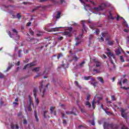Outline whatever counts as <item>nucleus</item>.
Segmentation results:
<instances>
[{
    "label": "nucleus",
    "mask_w": 129,
    "mask_h": 129,
    "mask_svg": "<svg viewBox=\"0 0 129 129\" xmlns=\"http://www.w3.org/2000/svg\"><path fill=\"white\" fill-rule=\"evenodd\" d=\"M110 4L107 2L104 3L102 4L98 8H94V11L95 12H99V11H102L104 8H106V7H110Z\"/></svg>",
    "instance_id": "obj_1"
},
{
    "label": "nucleus",
    "mask_w": 129,
    "mask_h": 129,
    "mask_svg": "<svg viewBox=\"0 0 129 129\" xmlns=\"http://www.w3.org/2000/svg\"><path fill=\"white\" fill-rule=\"evenodd\" d=\"M72 27H70V28H68V31H65L64 32L62 33V35L63 36H68L69 37H71L72 34L71 32L72 31Z\"/></svg>",
    "instance_id": "obj_2"
},
{
    "label": "nucleus",
    "mask_w": 129,
    "mask_h": 129,
    "mask_svg": "<svg viewBox=\"0 0 129 129\" xmlns=\"http://www.w3.org/2000/svg\"><path fill=\"white\" fill-rule=\"evenodd\" d=\"M62 27H56L53 28H50L49 29H47L46 28H44V29L47 32H59L60 31V29Z\"/></svg>",
    "instance_id": "obj_3"
},
{
    "label": "nucleus",
    "mask_w": 129,
    "mask_h": 129,
    "mask_svg": "<svg viewBox=\"0 0 129 129\" xmlns=\"http://www.w3.org/2000/svg\"><path fill=\"white\" fill-rule=\"evenodd\" d=\"M123 27H124V28H125V29H124V32H125V33H128L129 32V27H128V25H127V23H126V21H125V20H124V19H123Z\"/></svg>",
    "instance_id": "obj_4"
},
{
    "label": "nucleus",
    "mask_w": 129,
    "mask_h": 129,
    "mask_svg": "<svg viewBox=\"0 0 129 129\" xmlns=\"http://www.w3.org/2000/svg\"><path fill=\"white\" fill-rule=\"evenodd\" d=\"M101 35L103 38H106L105 41H108L110 38V35L107 32L102 33Z\"/></svg>",
    "instance_id": "obj_5"
},
{
    "label": "nucleus",
    "mask_w": 129,
    "mask_h": 129,
    "mask_svg": "<svg viewBox=\"0 0 129 129\" xmlns=\"http://www.w3.org/2000/svg\"><path fill=\"white\" fill-rule=\"evenodd\" d=\"M121 114L122 115V117H123V118H125L126 120H127V112H125V111L123 109H122L121 110Z\"/></svg>",
    "instance_id": "obj_6"
},
{
    "label": "nucleus",
    "mask_w": 129,
    "mask_h": 129,
    "mask_svg": "<svg viewBox=\"0 0 129 129\" xmlns=\"http://www.w3.org/2000/svg\"><path fill=\"white\" fill-rule=\"evenodd\" d=\"M36 65V62H34L29 64H27L26 66H25L23 69H27V68H30V67H33V66H35Z\"/></svg>",
    "instance_id": "obj_7"
},
{
    "label": "nucleus",
    "mask_w": 129,
    "mask_h": 129,
    "mask_svg": "<svg viewBox=\"0 0 129 129\" xmlns=\"http://www.w3.org/2000/svg\"><path fill=\"white\" fill-rule=\"evenodd\" d=\"M122 51V49L121 48V47H120L119 46L115 51L116 54L120 55V54H121Z\"/></svg>",
    "instance_id": "obj_8"
},
{
    "label": "nucleus",
    "mask_w": 129,
    "mask_h": 129,
    "mask_svg": "<svg viewBox=\"0 0 129 129\" xmlns=\"http://www.w3.org/2000/svg\"><path fill=\"white\" fill-rule=\"evenodd\" d=\"M107 55L109 57L110 60H111L112 57L113 59H115V56L114 54L110 52L107 53Z\"/></svg>",
    "instance_id": "obj_9"
},
{
    "label": "nucleus",
    "mask_w": 129,
    "mask_h": 129,
    "mask_svg": "<svg viewBox=\"0 0 129 129\" xmlns=\"http://www.w3.org/2000/svg\"><path fill=\"white\" fill-rule=\"evenodd\" d=\"M81 37H82V35H80L78 37L76 38V40H78V41L76 43V46H78V45H79V44L81 43V41H80V40H79V39H80Z\"/></svg>",
    "instance_id": "obj_10"
},
{
    "label": "nucleus",
    "mask_w": 129,
    "mask_h": 129,
    "mask_svg": "<svg viewBox=\"0 0 129 129\" xmlns=\"http://www.w3.org/2000/svg\"><path fill=\"white\" fill-rule=\"evenodd\" d=\"M97 79L101 82V83H104V81H103V79L101 77H97Z\"/></svg>",
    "instance_id": "obj_11"
},
{
    "label": "nucleus",
    "mask_w": 129,
    "mask_h": 129,
    "mask_svg": "<svg viewBox=\"0 0 129 129\" xmlns=\"http://www.w3.org/2000/svg\"><path fill=\"white\" fill-rule=\"evenodd\" d=\"M111 64L112 65V69L115 70V68H116V67L115 66V64L113 62V61H112V59H110Z\"/></svg>",
    "instance_id": "obj_12"
},
{
    "label": "nucleus",
    "mask_w": 129,
    "mask_h": 129,
    "mask_svg": "<svg viewBox=\"0 0 129 129\" xmlns=\"http://www.w3.org/2000/svg\"><path fill=\"white\" fill-rule=\"evenodd\" d=\"M32 71H34L35 72H39V71H40V67L33 68L32 69Z\"/></svg>",
    "instance_id": "obj_13"
},
{
    "label": "nucleus",
    "mask_w": 129,
    "mask_h": 129,
    "mask_svg": "<svg viewBox=\"0 0 129 129\" xmlns=\"http://www.w3.org/2000/svg\"><path fill=\"white\" fill-rule=\"evenodd\" d=\"M84 64H85V61H83L82 62H81L79 66V68H82L83 66H84Z\"/></svg>",
    "instance_id": "obj_14"
},
{
    "label": "nucleus",
    "mask_w": 129,
    "mask_h": 129,
    "mask_svg": "<svg viewBox=\"0 0 129 129\" xmlns=\"http://www.w3.org/2000/svg\"><path fill=\"white\" fill-rule=\"evenodd\" d=\"M113 43H114V41H109L108 42V45H109V46H111L113 45Z\"/></svg>",
    "instance_id": "obj_15"
},
{
    "label": "nucleus",
    "mask_w": 129,
    "mask_h": 129,
    "mask_svg": "<svg viewBox=\"0 0 129 129\" xmlns=\"http://www.w3.org/2000/svg\"><path fill=\"white\" fill-rule=\"evenodd\" d=\"M110 126L112 129H117L116 125H110Z\"/></svg>",
    "instance_id": "obj_16"
},
{
    "label": "nucleus",
    "mask_w": 129,
    "mask_h": 129,
    "mask_svg": "<svg viewBox=\"0 0 129 129\" xmlns=\"http://www.w3.org/2000/svg\"><path fill=\"white\" fill-rule=\"evenodd\" d=\"M78 59H79V58H78L76 55H74L73 58V60H74V61H78Z\"/></svg>",
    "instance_id": "obj_17"
},
{
    "label": "nucleus",
    "mask_w": 129,
    "mask_h": 129,
    "mask_svg": "<svg viewBox=\"0 0 129 129\" xmlns=\"http://www.w3.org/2000/svg\"><path fill=\"white\" fill-rule=\"evenodd\" d=\"M95 65L96 67H100V62L98 61H96L95 62Z\"/></svg>",
    "instance_id": "obj_18"
},
{
    "label": "nucleus",
    "mask_w": 129,
    "mask_h": 129,
    "mask_svg": "<svg viewBox=\"0 0 129 129\" xmlns=\"http://www.w3.org/2000/svg\"><path fill=\"white\" fill-rule=\"evenodd\" d=\"M34 115L35 116L36 121H39V118H38V115H37V112H35Z\"/></svg>",
    "instance_id": "obj_19"
},
{
    "label": "nucleus",
    "mask_w": 129,
    "mask_h": 129,
    "mask_svg": "<svg viewBox=\"0 0 129 129\" xmlns=\"http://www.w3.org/2000/svg\"><path fill=\"white\" fill-rule=\"evenodd\" d=\"M29 99L30 104H32V105L34 106V104H33V102L32 101V98H31V97H29Z\"/></svg>",
    "instance_id": "obj_20"
},
{
    "label": "nucleus",
    "mask_w": 129,
    "mask_h": 129,
    "mask_svg": "<svg viewBox=\"0 0 129 129\" xmlns=\"http://www.w3.org/2000/svg\"><path fill=\"white\" fill-rule=\"evenodd\" d=\"M108 17L109 19H110L111 20H114V18L112 17V15H111V14L110 13L109 14Z\"/></svg>",
    "instance_id": "obj_21"
},
{
    "label": "nucleus",
    "mask_w": 129,
    "mask_h": 129,
    "mask_svg": "<svg viewBox=\"0 0 129 129\" xmlns=\"http://www.w3.org/2000/svg\"><path fill=\"white\" fill-rule=\"evenodd\" d=\"M91 78V76L84 77L85 80H89V79H90Z\"/></svg>",
    "instance_id": "obj_22"
},
{
    "label": "nucleus",
    "mask_w": 129,
    "mask_h": 129,
    "mask_svg": "<svg viewBox=\"0 0 129 129\" xmlns=\"http://www.w3.org/2000/svg\"><path fill=\"white\" fill-rule=\"evenodd\" d=\"M13 67V65H11V66H9L7 70L5 71V72H8V71H9V70H10V69H11V68H12Z\"/></svg>",
    "instance_id": "obj_23"
},
{
    "label": "nucleus",
    "mask_w": 129,
    "mask_h": 129,
    "mask_svg": "<svg viewBox=\"0 0 129 129\" xmlns=\"http://www.w3.org/2000/svg\"><path fill=\"white\" fill-rule=\"evenodd\" d=\"M37 93V89H34L33 90V94H34V96L35 97V98H36V94Z\"/></svg>",
    "instance_id": "obj_24"
},
{
    "label": "nucleus",
    "mask_w": 129,
    "mask_h": 129,
    "mask_svg": "<svg viewBox=\"0 0 129 129\" xmlns=\"http://www.w3.org/2000/svg\"><path fill=\"white\" fill-rule=\"evenodd\" d=\"M61 57H63V53H59L58 55H57V59H60V58H61Z\"/></svg>",
    "instance_id": "obj_25"
},
{
    "label": "nucleus",
    "mask_w": 129,
    "mask_h": 129,
    "mask_svg": "<svg viewBox=\"0 0 129 129\" xmlns=\"http://www.w3.org/2000/svg\"><path fill=\"white\" fill-rule=\"evenodd\" d=\"M75 83L76 86H78V87H79L80 89H81V87L80 86H79V83H78V82L75 81Z\"/></svg>",
    "instance_id": "obj_26"
},
{
    "label": "nucleus",
    "mask_w": 129,
    "mask_h": 129,
    "mask_svg": "<svg viewBox=\"0 0 129 129\" xmlns=\"http://www.w3.org/2000/svg\"><path fill=\"white\" fill-rule=\"evenodd\" d=\"M86 105L88 106V107H90L91 106V104H90V103L89 102V101H87L86 102Z\"/></svg>",
    "instance_id": "obj_27"
},
{
    "label": "nucleus",
    "mask_w": 129,
    "mask_h": 129,
    "mask_svg": "<svg viewBox=\"0 0 129 129\" xmlns=\"http://www.w3.org/2000/svg\"><path fill=\"white\" fill-rule=\"evenodd\" d=\"M38 33H39L38 34H37V36H42V35H43L44 32L38 31Z\"/></svg>",
    "instance_id": "obj_28"
},
{
    "label": "nucleus",
    "mask_w": 129,
    "mask_h": 129,
    "mask_svg": "<svg viewBox=\"0 0 129 129\" xmlns=\"http://www.w3.org/2000/svg\"><path fill=\"white\" fill-rule=\"evenodd\" d=\"M35 101L36 103V105H38L39 104V99H38V98H36V97L35 98Z\"/></svg>",
    "instance_id": "obj_29"
},
{
    "label": "nucleus",
    "mask_w": 129,
    "mask_h": 129,
    "mask_svg": "<svg viewBox=\"0 0 129 129\" xmlns=\"http://www.w3.org/2000/svg\"><path fill=\"white\" fill-rule=\"evenodd\" d=\"M123 19L122 17L117 15V21H119V20H122Z\"/></svg>",
    "instance_id": "obj_30"
},
{
    "label": "nucleus",
    "mask_w": 129,
    "mask_h": 129,
    "mask_svg": "<svg viewBox=\"0 0 129 129\" xmlns=\"http://www.w3.org/2000/svg\"><path fill=\"white\" fill-rule=\"evenodd\" d=\"M95 103V101L94 100H93L92 102V106L93 108H95V106H94Z\"/></svg>",
    "instance_id": "obj_31"
},
{
    "label": "nucleus",
    "mask_w": 129,
    "mask_h": 129,
    "mask_svg": "<svg viewBox=\"0 0 129 129\" xmlns=\"http://www.w3.org/2000/svg\"><path fill=\"white\" fill-rule=\"evenodd\" d=\"M120 60L121 62H124V59L123 58V57L122 56H120Z\"/></svg>",
    "instance_id": "obj_32"
},
{
    "label": "nucleus",
    "mask_w": 129,
    "mask_h": 129,
    "mask_svg": "<svg viewBox=\"0 0 129 129\" xmlns=\"http://www.w3.org/2000/svg\"><path fill=\"white\" fill-rule=\"evenodd\" d=\"M54 107H50L49 109L50 110V113H53V110H54Z\"/></svg>",
    "instance_id": "obj_33"
},
{
    "label": "nucleus",
    "mask_w": 129,
    "mask_h": 129,
    "mask_svg": "<svg viewBox=\"0 0 129 129\" xmlns=\"http://www.w3.org/2000/svg\"><path fill=\"white\" fill-rule=\"evenodd\" d=\"M12 31L13 33H15L16 35H18V31H17V30H16L15 29H13Z\"/></svg>",
    "instance_id": "obj_34"
},
{
    "label": "nucleus",
    "mask_w": 129,
    "mask_h": 129,
    "mask_svg": "<svg viewBox=\"0 0 129 129\" xmlns=\"http://www.w3.org/2000/svg\"><path fill=\"white\" fill-rule=\"evenodd\" d=\"M40 76H42V74H37V75L34 76V78H38V77H40Z\"/></svg>",
    "instance_id": "obj_35"
},
{
    "label": "nucleus",
    "mask_w": 129,
    "mask_h": 129,
    "mask_svg": "<svg viewBox=\"0 0 129 129\" xmlns=\"http://www.w3.org/2000/svg\"><path fill=\"white\" fill-rule=\"evenodd\" d=\"M56 19H60V13L59 12L57 13V14L56 16Z\"/></svg>",
    "instance_id": "obj_36"
},
{
    "label": "nucleus",
    "mask_w": 129,
    "mask_h": 129,
    "mask_svg": "<svg viewBox=\"0 0 129 129\" xmlns=\"http://www.w3.org/2000/svg\"><path fill=\"white\" fill-rule=\"evenodd\" d=\"M17 18H18V19H21V18H22V16H21V15L20 14L18 13L17 15Z\"/></svg>",
    "instance_id": "obj_37"
},
{
    "label": "nucleus",
    "mask_w": 129,
    "mask_h": 129,
    "mask_svg": "<svg viewBox=\"0 0 129 129\" xmlns=\"http://www.w3.org/2000/svg\"><path fill=\"white\" fill-rule=\"evenodd\" d=\"M93 71L96 72L97 73H100V71L97 70V69H94Z\"/></svg>",
    "instance_id": "obj_38"
},
{
    "label": "nucleus",
    "mask_w": 129,
    "mask_h": 129,
    "mask_svg": "<svg viewBox=\"0 0 129 129\" xmlns=\"http://www.w3.org/2000/svg\"><path fill=\"white\" fill-rule=\"evenodd\" d=\"M66 113L67 114H74V113L73 111H71L70 112L67 111V112H66Z\"/></svg>",
    "instance_id": "obj_39"
},
{
    "label": "nucleus",
    "mask_w": 129,
    "mask_h": 129,
    "mask_svg": "<svg viewBox=\"0 0 129 129\" xmlns=\"http://www.w3.org/2000/svg\"><path fill=\"white\" fill-rule=\"evenodd\" d=\"M48 112V111L47 110H45V111H44V114H43V115L44 116L45 118H46V114Z\"/></svg>",
    "instance_id": "obj_40"
},
{
    "label": "nucleus",
    "mask_w": 129,
    "mask_h": 129,
    "mask_svg": "<svg viewBox=\"0 0 129 129\" xmlns=\"http://www.w3.org/2000/svg\"><path fill=\"white\" fill-rule=\"evenodd\" d=\"M90 28H91V29H93V30L95 29V26H94V25H90Z\"/></svg>",
    "instance_id": "obj_41"
},
{
    "label": "nucleus",
    "mask_w": 129,
    "mask_h": 129,
    "mask_svg": "<svg viewBox=\"0 0 129 129\" xmlns=\"http://www.w3.org/2000/svg\"><path fill=\"white\" fill-rule=\"evenodd\" d=\"M52 26H53V24H52L51 23H49L46 25V27H52Z\"/></svg>",
    "instance_id": "obj_42"
},
{
    "label": "nucleus",
    "mask_w": 129,
    "mask_h": 129,
    "mask_svg": "<svg viewBox=\"0 0 129 129\" xmlns=\"http://www.w3.org/2000/svg\"><path fill=\"white\" fill-rule=\"evenodd\" d=\"M29 32H30V35H31V36H34V32H33V31L30 30Z\"/></svg>",
    "instance_id": "obj_43"
},
{
    "label": "nucleus",
    "mask_w": 129,
    "mask_h": 129,
    "mask_svg": "<svg viewBox=\"0 0 129 129\" xmlns=\"http://www.w3.org/2000/svg\"><path fill=\"white\" fill-rule=\"evenodd\" d=\"M28 109L29 111H32V108H31V106H28Z\"/></svg>",
    "instance_id": "obj_44"
},
{
    "label": "nucleus",
    "mask_w": 129,
    "mask_h": 129,
    "mask_svg": "<svg viewBox=\"0 0 129 129\" xmlns=\"http://www.w3.org/2000/svg\"><path fill=\"white\" fill-rule=\"evenodd\" d=\"M111 99H112V100L114 101L116 100L115 97H114V96H111Z\"/></svg>",
    "instance_id": "obj_45"
},
{
    "label": "nucleus",
    "mask_w": 129,
    "mask_h": 129,
    "mask_svg": "<svg viewBox=\"0 0 129 129\" xmlns=\"http://www.w3.org/2000/svg\"><path fill=\"white\" fill-rule=\"evenodd\" d=\"M96 33L97 35H98V34H99V29L96 30Z\"/></svg>",
    "instance_id": "obj_46"
},
{
    "label": "nucleus",
    "mask_w": 129,
    "mask_h": 129,
    "mask_svg": "<svg viewBox=\"0 0 129 129\" xmlns=\"http://www.w3.org/2000/svg\"><path fill=\"white\" fill-rule=\"evenodd\" d=\"M8 34L9 36L10 37V38H13V37H12V34H11V31H9Z\"/></svg>",
    "instance_id": "obj_47"
},
{
    "label": "nucleus",
    "mask_w": 129,
    "mask_h": 129,
    "mask_svg": "<svg viewBox=\"0 0 129 129\" xmlns=\"http://www.w3.org/2000/svg\"><path fill=\"white\" fill-rule=\"evenodd\" d=\"M45 92H46V89H44L43 94L42 95V97H44V93H45Z\"/></svg>",
    "instance_id": "obj_48"
},
{
    "label": "nucleus",
    "mask_w": 129,
    "mask_h": 129,
    "mask_svg": "<svg viewBox=\"0 0 129 129\" xmlns=\"http://www.w3.org/2000/svg\"><path fill=\"white\" fill-rule=\"evenodd\" d=\"M126 82H127V80H126V79H124V80L123 81V84H124V83H126Z\"/></svg>",
    "instance_id": "obj_49"
},
{
    "label": "nucleus",
    "mask_w": 129,
    "mask_h": 129,
    "mask_svg": "<svg viewBox=\"0 0 129 129\" xmlns=\"http://www.w3.org/2000/svg\"><path fill=\"white\" fill-rule=\"evenodd\" d=\"M89 98H90V95H88L87 97V100H89Z\"/></svg>",
    "instance_id": "obj_50"
},
{
    "label": "nucleus",
    "mask_w": 129,
    "mask_h": 129,
    "mask_svg": "<svg viewBox=\"0 0 129 129\" xmlns=\"http://www.w3.org/2000/svg\"><path fill=\"white\" fill-rule=\"evenodd\" d=\"M32 23H31V22H28V23H27V26H28V27H30V26H31V24Z\"/></svg>",
    "instance_id": "obj_51"
},
{
    "label": "nucleus",
    "mask_w": 129,
    "mask_h": 129,
    "mask_svg": "<svg viewBox=\"0 0 129 129\" xmlns=\"http://www.w3.org/2000/svg\"><path fill=\"white\" fill-rule=\"evenodd\" d=\"M13 104L14 105V106H16V105H18V103L16 102H14L13 103Z\"/></svg>",
    "instance_id": "obj_52"
},
{
    "label": "nucleus",
    "mask_w": 129,
    "mask_h": 129,
    "mask_svg": "<svg viewBox=\"0 0 129 129\" xmlns=\"http://www.w3.org/2000/svg\"><path fill=\"white\" fill-rule=\"evenodd\" d=\"M63 3H64V0H60L59 4L60 5H62V4H63Z\"/></svg>",
    "instance_id": "obj_53"
},
{
    "label": "nucleus",
    "mask_w": 129,
    "mask_h": 129,
    "mask_svg": "<svg viewBox=\"0 0 129 129\" xmlns=\"http://www.w3.org/2000/svg\"><path fill=\"white\" fill-rule=\"evenodd\" d=\"M91 84L93 85V86H94V87H96V85L95 83H91Z\"/></svg>",
    "instance_id": "obj_54"
},
{
    "label": "nucleus",
    "mask_w": 129,
    "mask_h": 129,
    "mask_svg": "<svg viewBox=\"0 0 129 129\" xmlns=\"http://www.w3.org/2000/svg\"><path fill=\"white\" fill-rule=\"evenodd\" d=\"M121 88H123L125 89V90H127V89H129V88H125V87H121Z\"/></svg>",
    "instance_id": "obj_55"
},
{
    "label": "nucleus",
    "mask_w": 129,
    "mask_h": 129,
    "mask_svg": "<svg viewBox=\"0 0 129 129\" xmlns=\"http://www.w3.org/2000/svg\"><path fill=\"white\" fill-rule=\"evenodd\" d=\"M58 40H63V37L62 36L59 37V38H58Z\"/></svg>",
    "instance_id": "obj_56"
},
{
    "label": "nucleus",
    "mask_w": 129,
    "mask_h": 129,
    "mask_svg": "<svg viewBox=\"0 0 129 129\" xmlns=\"http://www.w3.org/2000/svg\"><path fill=\"white\" fill-rule=\"evenodd\" d=\"M21 52H22V51L21 50L19 51V54H18L19 57H21Z\"/></svg>",
    "instance_id": "obj_57"
},
{
    "label": "nucleus",
    "mask_w": 129,
    "mask_h": 129,
    "mask_svg": "<svg viewBox=\"0 0 129 129\" xmlns=\"http://www.w3.org/2000/svg\"><path fill=\"white\" fill-rule=\"evenodd\" d=\"M11 128L12 129L15 128V125L14 124H11Z\"/></svg>",
    "instance_id": "obj_58"
},
{
    "label": "nucleus",
    "mask_w": 129,
    "mask_h": 129,
    "mask_svg": "<svg viewBox=\"0 0 129 129\" xmlns=\"http://www.w3.org/2000/svg\"><path fill=\"white\" fill-rule=\"evenodd\" d=\"M100 40H101L102 42H103V41H104V39H103V37H101L100 38Z\"/></svg>",
    "instance_id": "obj_59"
},
{
    "label": "nucleus",
    "mask_w": 129,
    "mask_h": 129,
    "mask_svg": "<svg viewBox=\"0 0 129 129\" xmlns=\"http://www.w3.org/2000/svg\"><path fill=\"white\" fill-rule=\"evenodd\" d=\"M4 77V75L2 74H0V78H3Z\"/></svg>",
    "instance_id": "obj_60"
},
{
    "label": "nucleus",
    "mask_w": 129,
    "mask_h": 129,
    "mask_svg": "<svg viewBox=\"0 0 129 129\" xmlns=\"http://www.w3.org/2000/svg\"><path fill=\"white\" fill-rule=\"evenodd\" d=\"M66 123H67V122H66V120H63V124H66Z\"/></svg>",
    "instance_id": "obj_61"
},
{
    "label": "nucleus",
    "mask_w": 129,
    "mask_h": 129,
    "mask_svg": "<svg viewBox=\"0 0 129 129\" xmlns=\"http://www.w3.org/2000/svg\"><path fill=\"white\" fill-rule=\"evenodd\" d=\"M44 86L43 85V84H41V86H40V90H42V88Z\"/></svg>",
    "instance_id": "obj_62"
},
{
    "label": "nucleus",
    "mask_w": 129,
    "mask_h": 129,
    "mask_svg": "<svg viewBox=\"0 0 129 129\" xmlns=\"http://www.w3.org/2000/svg\"><path fill=\"white\" fill-rule=\"evenodd\" d=\"M106 113H107V114H108V115H109V114H110V112L106 111Z\"/></svg>",
    "instance_id": "obj_63"
},
{
    "label": "nucleus",
    "mask_w": 129,
    "mask_h": 129,
    "mask_svg": "<svg viewBox=\"0 0 129 129\" xmlns=\"http://www.w3.org/2000/svg\"><path fill=\"white\" fill-rule=\"evenodd\" d=\"M93 37V35H90L89 39L90 40V39L92 38Z\"/></svg>",
    "instance_id": "obj_64"
}]
</instances>
